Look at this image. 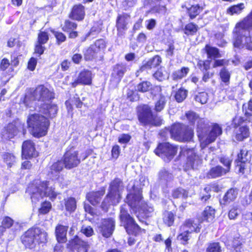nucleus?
<instances>
[{"mask_svg":"<svg viewBox=\"0 0 252 252\" xmlns=\"http://www.w3.org/2000/svg\"><path fill=\"white\" fill-rule=\"evenodd\" d=\"M138 93V92H136V89L135 90H128L126 94L127 98L131 102H133L138 100L139 96Z\"/></svg>","mask_w":252,"mask_h":252,"instance_id":"61","label":"nucleus"},{"mask_svg":"<svg viewBox=\"0 0 252 252\" xmlns=\"http://www.w3.org/2000/svg\"><path fill=\"white\" fill-rule=\"evenodd\" d=\"M51 32L53 34L56 38V43L60 45L67 40L66 36L62 32L51 30Z\"/></svg>","mask_w":252,"mask_h":252,"instance_id":"53","label":"nucleus"},{"mask_svg":"<svg viewBox=\"0 0 252 252\" xmlns=\"http://www.w3.org/2000/svg\"><path fill=\"white\" fill-rule=\"evenodd\" d=\"M188 91L187 90L180 88L175 93V98L178 102H182L187 97Z\"/></svg>","mask_w":252,"mask_h":252,"instance_id":"56","label":"nucleus"},{"mask_svg":"<svg viewBox=\"0 0 252 252\" xmlns=\"http://www.w3.org/2000/svg\"><path fill=\"white\" fill-rule=\"evenodd\" d=\"M14 220L8 216H5L0 225V233H3L7 229L10 228L13 225Z\"/></svg>","mask_w":252,"mask_h":252,"instance_id":"46","label":"nucleus"},{"mask_svg":"<svg viewBox=\"0 0 252 252\" xmlns=\"http://www.w3.org/2000/svg\"><path fill=\"white\" fill-rule=\"evenodd\" d=\"M136 115L140 125L143 126H159L162 124V119L154 114L150 106L143 104L136 108Z\"/></svg>","mask_w":252,"mask_h":252,"instance_id":"5","label":"nucleus"},{"mask_svg":"<svg viewBox=\"0 0 252 252\" xmlns=\"http://www.w3.org/2000/svg\"><path fill=\"white\" fill-rule=\"evenodd\" d=\"M240 214V207L236 204H233L228 211V217L229 220H235Z\"/></svg>","mask_w":252,"mask_h":252,"instance_id":"51","label":"nucleus"},{"mask_svg":"<svg viewBox=\"0 0 252 252\" xmlns=\"http://www.w3.org/2000/svg\"><path fill=\"white\" fill-rule=\"evenodd\" d=\"M111 152V158L115 160L119 158L121 153V148L120 146L117 144L113 146Z\"/></svg>","mask_w":252,"mask_h":252,"instance_id":"62","label":"nucleus"},{"mask_svg":"<svg viewBox=\"0 0 252 252\" xmlns=\"http://www.w3.org/2000/svg\"><path fill=\"white\" fill-rule=\"evenodd\" d=\"M119 217L121 221L123 223V226L128 234L137 236L142 232H145V230L140 227L127 210L121 209Z\"/></svg>","mask_w":252,"mask_h":252,"instance_id":"10","label":"nucleus"},{"mask_svg":"<svg viewBox=\"0 0 252 252\" xmlns=\"http://www.w3.org/2000/svg\"><path fill=\"white\" fill-rule=\"evenodd\" d=\"M183 231L179 233L177 236V239L180 241L182 244L186 245L189 243L190 238L191 232L189 230H182Z\"/></svg>","mask_w":252,"mask_h":252,"instance_id":"48","label":"nucleus"},{"mask_svg":"<svg viewBox=\"0 0 252 252\" xmlns=\"http://www.w3.org/2000/svg\"><path fill=\"white\" fill-rule=\"evenodd\" d=\"M39 186L44 189L43 195L45 197H49L50 200L54 201L60 193L57 192L54 187H49V181H42L40 182Z\"/></svg>","mask_w":252,"mask_h":252,"instance_id":"31","label":"nucleus"},{"mask_svg":"<svg viewBox=\"0 0 252 252\" xmlns=\"http://www.w3.org/2000/svg\"><path fill=\"white\" fill-rule=\"evenodd\" d=\"M216 210L211 206H206L201 213L200 217H197L200 222H210L215 218Z\"/></svg>","mask_w":252,"mask_h":252,"instance_id":"32","label":"nucleus"},{"mask_svg":"<svg viewBox=\"0 0 252 252\" xmlns=\"http://www.w3.org/2000/svg\"><path fill=\"white\" fill-rule=\"evenodd\" d=\"M222 130L221 126L217 123H213L210 130L208 132L207 136L201 142V147L205 148L209 144L214 142L217 137L222 134Z\"/></svg>","mask_w":252,"mask_h":252,"instance_id":"20","label":"nucleus"},{"mask_svg":"<svg viewBox=\"0 0 252 252\" xmlns=\"http://www.w3.org/2000/svg\"><path fill=\"white\" fill-rule=\"evenodd\" d=\"M127 71V66L123 63H117L112 67L111 78L120 82Z\"/></svg>","mask_w":252,"mask_h":252,"instance_id":"30","label":"nucleus"},{"mask_svg":"<svg viewBox=\"0 0 252 252\" xmlns=\"http://www.w3.org/2000/svg\"><path fill=\"white\" fill-rule=\"evenodd\" d=\"M199 28L194 22H191L187 24L183 29L184 33L187 36H193L196 34Z\"/></svg>","mask_w":252,"mask_h":252,"instance_id":"43","label":"nucleus"},{"mask_svg":"<svg viewBox=\"0 0 252 252\" xmlns=\"http://www.w3.org/2000/svg\"><path fill=\"white\" fill-rule=\"evenodd\" d=\"M85 15V7L81 3H77L71 8L68 17L71 20L80 22L84 19Z\"/></svg>","mask_w":252,"mask_h":252,"instance_id":"25","label":"nucleus"},{"mask_svg":"<svg viewBox=\"0 0 252 252\" xmlns=\"http://www.w3.org/2000/svg\"><path fill=\"white\" fill-rule=\"evenodd\" d=\"M245 8L243 3H239L237 4L231 5L227 9V13L231 15L234 14H239Z\"/></svg>","mask_w":252,"mask_h":252,"instance_id":"54","label":"nucleus"},{"mask_svg":"<svg viewBox=\"0 0 252 252\" xmlns=\"http://www.w3.org/2000/svg\"><path fill=\"white\" fill-rule=\"evenodd\" d=\"M65 210L70 214L75 212L77 208V201L73 197H68L63 200Z\"/></svg>","mask_w":252,"mask_h":252,"instance_id":"38","label":"nucleus"},{"mask_svg":"<svg viewBox=\"0 0 252 252\" xmlns=\"http://www.w3.org/2000/svg\"><path fill=\"white\" fill-rule=\"evenodd\" d=\"M243 110L246 117L252 116V99H250L247 104H243Z\"/></svg>","mask_w":252,"mask_h":252,"instance_id":"60","label":"nucleus"},{"mask_svg":"<svg viewBox=\"0 0 252 252\" xmlns=\"http://www.w3.org/2000/svg\"><path fill=\"white\" fill-rule=\"evenodd\" d=\"M220 161L224 166H225V168H224V170H228V172H229L230 171L231 168L232 162L231 160L225 157H221L220 158Z\"/></svg>","mask_w":252,"mask_h":252,"instance_id":"63","label":"nucleus"},{"mask_svg":"<svg viewBox=\"0 0 252 252\" xmlns=\"http://www.w3.org/2000/svg\"><path fill=\"white\" fill-rule=\"evenodd\" d=\"M68 226H64L60 224L57 225L55 228V236L58 243H64L67 241V232Z\"/></svg>","mask_w":252,"mask_h":252,"instance_id":"34","label":"nucleus"},{"mask_svg":"<svg viewBox=\"0 0 252 252\" xmlns=\"http://www.w3.org/2000/svg\"><path fill=\"white\" fill-rule=\"evenodd\" d=\"M219 76L221 82L228 86L230 83L231 74L228 69L225 67H222L219 72Z\"/></svg>","mask_w":252,"mask_h":252,"instance_id":"47","label":"nucleus"},{"mask_svg":"<svg viewBox=\"0 0 252 252\" xmlns=\"http://www.w3.org/2000/svg\"><path fill=\"white\" fill-rule=\"evenodd\" d=\"M93 150L89 149L87 150L83 158L80 156L79 152L76 150L73 146H68L65 150L62 158L54 162L50 167L48 175L52 178H60L59 174L60 173L64 168L66 170H71L77 168L81 164L82 161L86 159L89 156L92 154Z\"/></svg>","mask_w":252,"mask_h":252,"instance_id":"2","label":"nucleus"},{"mask_svg":"<svg viewBox=\"0 0 252 252\" xmlns=\"http://www.w3.org/2000/svg\"><path fill=\"white\" fill-rule=\"evenodd\" d=\"M19 132L18 127L15 123H9L5 126L3 130L2 136L5 137L7 140L14 138Z\"/></svg>","mask_w":252,"mask_h":252,"instance_id":"33","label":"nucleus"},{"mask_svg":"<svg viewBox=\"0 0 252 252\" xmlns=\"http://www.w3.org/2000/svg\"><path fill=\"white\" fill-rule=\"evenodd\" d=\"M189 72V68L187 66H183L180 69L173 71L172 74V79L178 81L185 77Z\"/></svg>","mask_w":252,"mask_h":252,"instance_id":"42","label":"nucleus"},{"mask_svg":"<svg viewBox=\"0 0 252 252\" xmlns=\"http://www.w3.org/2000/svg\"><path fill=\"white\" fill-rule=\"evenodd\" d=\"M71 88H75L77 86H92L93 85V75L92 71L88 69L80 71L78 77L69 84Z\"/></svg>","mask_w":252,"mask_h":252,"instance_id":"17","label":"nucleus"},{"mask_svg":"<svg viewBox=\"0 0 252 252\" xmlns=\"http://www.w3.org/2000/svg\"><path fill=\"white\" fill-rule=\"evenodd\" d=\"M107 47V41L104 38L95 40L83 52L86 62L102 61L103 54Z\"/></svg>","mask_w":252,"mask_h":252,"instance_id":"6","label":"nucleus"},{"mask_svg":"<svg viewBox=\"0 0 252 252\" xmlns=\"http://www.w3.org/2000/svg\"><path fill=\"white\" fill-rule=\"evenodd\" d=\"M252 155L247 149H241L234 160L235 168L242 175L251 173L252 166Z\"/></svg>","mask_w":252,"mask_h":252,"instance_id":"9","label":"nucleus"},{"mask_svg":"<svg viewBox=\"0 0 252 252\" xmlns=\"http://www.w3.org/2000/svg\"><path fill=\"white\" fill-rule=\"evenodd\" d=\"M35 100L45 102L50 101L55 98V93L44 84L37 85L33 90Z\"/></svg>","mask_w":252,"mask_h":252,"instance_id":"14","label":"nucleus"},{"mask_svg":"<svg viewBox=\"0 0 252 252\" xmlns=\"http://www.w3.org/2000/svg\"><path fill=\"white\" fill-rule=\"evenodd\" d=\"M180 154L187 156V159L183 165L185 171L196 168L200 163L199 158L194 148L182 147Z\"/></svg>","mask_w":252,"mask_h":252,"instance_id":"11","label":"nucleus"},{"mask_svg":"<svg viewBox=\"0 0 252 252\" xmlns=\"http://www.w3.org/2000/svg\"><path fill=\"white\" fill-rule=\"evenodd\" d=\"M49 33L48 32L40 30L39 31L37 40L34 46V54L37 57H40L44 54L46 47L44 45L46 44L49 40Z\"/></svg>","mask_w":252,"mask_h":252,"instance_id":"16","label":"nucleus"},{"mask_svg":"<svg viewBox=\"0 0 252 252\" xmlns=\"http://www.w3.org/2000/svg\"><path fill=\"white\" fill-rule=\"evenodd\" d=\"M243 47L249 51H252V37L247 36L245 37Z\"/></svg>","mask_w":252,"mask_h":252,"instance_id":"64","label":"nucleus"},{"mask_svg":"<svg viewBox=\"0 0 252 252\" xmlns=\"http://www.w3.org/2000/svg\"><path fill=\"white\" fill-rule=\"evenodd\" d=\"M203 9L198 4L191 5L187 8V13L190 20L195 19Z\"/></svg>","mask_w":252,"mask_h":252,"instance_id":"41","label":"nucleus"},{"mask_svg":"<svg viewBox=\"0 0 252 252\" xmlns=\"http://www.w3.org/2000/svg\"><path fill=\"white\" fill-rule=\"evenodd\" d=\"M105 193V188L101 187L98 190H92L87 193L86 198L93 206L99 204L100 202Z\"/></svg>","mask_w":252,"mask_h":252,"instance_id":"27","label":"nucleus"},{"mask_svg":"<svg viewBox=\"0 0 252 252\" xmlns=\"http://www.w3.org/2000/svg\"><path fill=\"white\" fill-rule=\"evenodd\" d=\"M137 92L145 93L151 92L152 94H154L153 91L158 92L161 91V88L159 86H153L151 82L148 81H142L138 83L136 87Z\"/></svg>","mask_w":252,"mask_h":252,"instance_id":"29","label":"nucleus"},{"mask_svg":"<svg viewBox=\"0 0 252 252\" xmlns=\"http://www.w3.org/2000/svg\"><path fill=\"white\" fill-rule=\"evenodd\" d=\"M228 173V170H224L220 165H216L211 167L206 173L209 179H215L221 177Z\"/></svg>","mask_w":252,"mask_h":252,"instance_id":"35","label":"nucleus"},{"mask_svg":"<svg viewBox=\"0 0 252 252\" xmlns=\"http://www.w3.org/2000/svg\"><path fill=\"white\" fill-rule=\"evenodd\" d=\"M176 214L172 211H165L163 213L162 221L163 224L167 227L174 225L175 220Z\"/></svg>","mask_w":252,"mask_h":252,"instance_id":"39","label":"nucleus"},{"mask_svg":"<svg viewBox=\"0 0 252 252\" xmlns=\"http://www.w3.org/2000/svg\"><path fill=\"white\" fill-rule=\"evenodd\" d=\"M58 111L57 104L44 103L40 106V111L43 115L38 113L30 114L27 119V124L31 135L36 138L46 136L50 126L49 119L55 117Z\"/></svg>","mask_w":252,"mask_h":252,"instance_id":"1","label":"nucleus"},{"mask_svg":"<svg viewBox=\"0 0 252 252\" xmlns=\"http://www.w3.org/2000/svg\"><path fill=\"white\" fill-rule=\"evenodd\" d=\"M130 18L129 14L123 12L118 14L116 19L115 27L118 37L124 36L128 28V21Z\"/></svg>","mask_w":252,"mask_h":252,"instance_id":"15","label":"nucleus"},{"mask_svg":"<svg viewBox=\"0 0 252 252\" xmlns=\"http://www.w3.org/2000/svg\"><path fill=\"white\" fill-rule=\"evenodd\" d=\"M178 146L168 142L159 143L154 150V153L162 158L171 160L177 154Z\"/></svg>","mask_w":252,"mask_h":252,"instance_id":"12","label":"nucleus"},{"mask_svg":"<svg viewBox=\"0 0 252 252\" xmlns=\"http://www.w3.org/2000/svg\"><path fill=\"white\" fill-rule=\"evenodd\" d=\"M185 116L189 125L196 126V134L201 145V142L204 140L210 129L209 123L193 111L187 112Z\"/></svg>","mask_w":252,"mask_h":252,"instance_id":"8","label":"nucleus"},{"mask_svg":"<svg viewBox=\"0 0 252 252\" xmlns=\"http://www.w3.org/2000/svg\"><path fill=\"white\" fill-rule=\"evenodd\" d=\"M61 27L63 32L67 33L69 39H74L78 37L79 32L76 31L78 24L76 22L70 19H65Z\"/></svg>","mask_w":252,"mask_h":252,"instance_id":"24","label":"nucleus"},{"mask_svg":"<svg viewBox=\"0 0 252 252\" xmlns=\"http://www.w3.org/2000/svg\"><path fill=\"white\" fill-rule=\"evenodd\" d=\"M73 104H74L76 108H81L83 103L79 97H73L72 99L69 98L65 101V105L68 113H72L73 111Z\"/></svg>","mask_w":252,"mask_h":252,"instance_id":"37","label":"nucleus"},{"mask_svg":"<svg viewBox=\"0 0 252 252\" xmlns=\"http://www.w3.org/2000/svg\"><path fill=\"white\" fill-rule=\"evenodd\" d=\"M124 186L122 179L116 177L109 183L108 192L103 198L100 205L101 209L107 212L111 205L115 206L118 204L122 198V191Z\"/></svg>","mask_w":252,"mask_h":252,"instance_id":"4","label":"nucleus"},{"mask_svg":"<svg viewBox=\"0 0 252 252\" xmlns=\"http://www.w3.org/2000/svg\"><path fill=\"white\" fill-rule=\"evenodd\" d=\"M52 209L51 203L49 201H44L41 203L40 207L38 210L39 214L45 215L48 213Z\"/></svg>","mask_w":252,"mask_h":252,"instance_id":"55","label":"nucleus"},{"mask_svg":"<svg viewBox=\"0 0 252 252\" xmlns=\"http://www.w3.org/2000/svg\"><path fill=\"white\" fill-rule=\"evenodd\" d=\"M166 96L163 95H160L158 100L155 102L154 108L155 112L158 113L163 110L166 106Z\"/></svg>","mask_w":252,"mask_h":252,"instance_id":"44","label":"nucleus"},{"mask_svg":"<svg viewBox=\"0 0 252 252\" xmlns=\"http://www.w3.org/2000/svg\"><path fill=\"white\" fill-rule=\"evenodd\" d=\"M171 196L174 199H186L188 197V191L182 187L176 188L172 190Z\"/></svg>","mask_w":252,"mask_h":252,"instance_id":"45","label":"nucleus"},{"mask_svg":"<svg viewBox=\"0 0 252 252\" xmlns=\"http://www.w3.org/2000/svg\"><path fill=\"white\" fill-rule=\"evenodd\" d=\"M138 211L137 218L139 221L143 222L151 216V213L154 211L153 206L149 205L147 202H142L136 209Z\"/></svg>","mask_w":252,"mask_h":252,"instance_id":"26","label":"nucleus"},{"mask_svg":"<svg viewBox=\"0 0 252 252\" xmlns=\"http://www.w3.org/2000/svg\"><path fill=\"white\" fill-rule=\"evenodd\" d=\"M206 252H221V246L219 242H212L208 244Z\"/></svg>","mask_w":252,"mask_h":252,"instance_id":"57","label":"nucleus"},{"mask_svg":"<svg viewBox=\"0 0 252 252\" xmlns=\"http://www.w3.org/2000/svg\"><path fill=\"white\" fill-rule=\"evenodd\" d=\"M100 233L104 238L110 237L115 228V221L112 218H107L101 220L98 226Z\"/></svg>","mask_w":252,"mask_h":252,"instance_id":"19","label":"nucleus"},{"mask_svg":"<svg viewBox=\"0 0 252 252\" xmlns=\"http://www.w3.org/2000/svg\"><path fill=\"white\" fill-rule=\"evenodd\" d=\"M247 119L244 117L235 115L231 120V125L233 128L236 129L243 126V124L246 122Z\"/></svg>","mask_w":252,"mask_h":252,"instance_id":"50","label":"nucleus"},{"mask_svg":"<svg viewBox=\"0 0 252 252\" xmlns=\"http://www.w3.org/2000/svg\"><path fill=\"white\" fill-rule=\"evenodd\" d=\"M239 189L237 188L232 187L228 189L219 199L220 206L222 208L227 206L237 199Z\"/></svg>","mask_w":252,"mask_h":252,"instance_id":"21","label":"nucleus"},{"mask_svg":"<svg viewBox=\"0 0 252 252\" xmlns=\"http://www.w3.org/2000/svg\"><path fill=\"white\" fill-rule=\"evenodd\" d=\"M202 222H200L198 218H188L186 219L180 226V230L187 228L191 233H199L201 230Z\"/></svg>","mask_w":252,"mask_h":252,"instance_id":"22","label":"nucleus"},{"mask_svg":"<svg viewBox=\"0 0 252 252\" xmlns=\"http://www.w3.org/2000/svg\"><path fill=\"white\" fill-rule=\"evenodd\" d=\"M211 61L209 60H201L197 61V65L201 71H206L210 68Z\"/></svg>","mask_w":252,"mask_h":252,"instance_id":"58","label":"nucleus"},{"mask_svg":"<svg viewBox=\"0 0 252 252\" xmlns=\"http://www.w3.org/2000/svg\"><path fill=\"white\" fill-rule=\"evenodd\" d=\"M250 131L249 126L244 125L240 127L238 130L234 132V137L238 142H242L249 137Z\"/></svg>","mask_w":252,"mask_h":252,"instance_id":"36","label":"nucleus"},{"mask_svg":"<svg viewBox=\"0 0 252 252\" xmlns=\"http://www.w3.org/2000/svg\"><path fill=\"white\" fill-rule=\"evenodd\" d=\"M169 131L171 138L180 142L191 141L194 137L193 129L179 122L172 124Z\"/></svg>","mask_w":252,"mask_h":252,"instance_id":"7","label":"nucleus"},{"mask_svg":"<svg viewBox=\"0 0 252 252\" xmlns=\"http://www.w3.org/2000/svg\"><path fill=\"white\" fill-rule=\"evenodd\" d=\"M65 247L68 252H88L90 244L75 235L68 241Z\"/></svg>","mask_w":252,"mask_h":252,"instance_id":"13","label":"nucleus"},{"mask_svg":"<svg viewBox=\"0 0 252 252\" xmlns=\"http://www.w3.org/2000/svg\"><path fill=\"white\" fill-rule=\"evenodd\" d=\"M2 158L4 162L7 164L8 168H11L16 158L13 154L8 152L3 153Z\"/></svg>","mask_w":252,"mask_h":252,"instance_id":"52","label":"nucleus"},{"mask_svg":"<svg viewBox=\"0 0 252 252\" xmlns=\"http://www.w3.org/2000/svg\"><path fill=\"white\" fill-rule=\"evenodd\" d=\"M33 101L36 100L34 90H33L30 91L27 94L24 95L22 102L26 107H30L31 106Z\"/></svg>","mask_w":252,"mask_h":252,"instance_id":"49","label":"nucleus"},{"mask_svg":"<svg viewBox=\"0 0 252 252\" xmlns=\"http://www.w3.org/2000/svg\"><path fill=\"white\" fill-rule=\"evenodd\" d=\"M21 241L25 248L32 249L36 245H44L48 242V233L36 225L27 229L21 236Z\"/></svg>","mask_w":252,"mask_h":252,"instance_id":"3","label":"nucleus"},{"mask_svg":"<svg viewBox=\"0 0 252 252\" xmlns=\"http://www.w3.org/2000/svg\"><path fill=\"white\" fill-rule=\"evenodd\" d=\"M162 63V59L159 55H156L143 63L138 69V71L142 72L144 71L158 67Z\"/></svg>","mask_w":252,"mask_h":252,"instance_id":"28","label":"nucleus"},{"mask_svg":"<svg viewBox=\"0 0 252 252\" xmlns=\"http://www.w3.org/2000/svg\"><path fill=\"white\" fill-rule=\"evenodd\" d=\"M38 156L36 150L35 144L31 139L24 140L21 146V157L22 159H31Z\"/></svg>","mask_w":252,"mask_h":252,"instance_id":"18","label":"nucleus"},{"mask_svg":"<svg viewBox=\"0 0 252 252\" xmlns=\"http://www.w3.org/2000/svg\"><path fill=\"white\" fill-rule=\"evenodd\" d=\"M126 199L128 206L132 209H136L141 202L144 201L142 191L141 190L127 193Z\"/></svg>","mask_w":252,"mask_h":252,"instance_id":"23","label":"nucleus"},{"mask_svg":"<svg viewBox=\"0 0 252 252\" xmlns=\"http://www.w3.org/2000/svg\"><path fill=\"white\" fill-rule=\"evenodd\" d=\"M204 50L208 59H217L221 57V54L218 48L212 47L209 44H206L204 47Z\"/></svg>","mask_w":252,"mask_h":252,"instance_id":"40","label":"nucleus"},{"mask_svg":"<svg viewBox=\"0 0 252 252\" xmlns=\"http://www.w3.org/2000/svg\"><path fill=\"white\" fill-rule=\"evenodd\" d=\"M194 99L196 101L200 102L201 104H205L209 99L208 94L205 92L198 93L195 96Z\"/></svg>","mask_w":252,"mask_h":252,"instance_id":"59","label":"nucleus"}]
</instances>
